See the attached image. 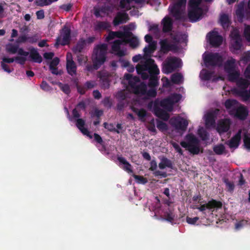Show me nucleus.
Listing matches in <instances>:
<instances>
[{
	"label": "nucleus",
	"mask_w": 250,
	"mask_h": 250,
	"mask_svg": "<svg viewBox=\"0 0 250 250\" xmlns=\"http://www.w3.org/2000/svg\"><path fill=\"white\" fill-rule=\"evenodd\" d=\"M107 46L103 43L98 45L94 49L92 60L93 65L87 64L86 66L87 71L90 72L93 70L98 69L106 61Z\"/></svg>",
	"instance_id": "1"
},
{
	"label": "nucleus",
	"mask_w": 250,
	"mask_h": 250,
	"mask_svg": "<svg viewBox=\"0 0 250 250\" xmlns=\"http://www.w3.org/2000/svg\"><path fill=\"white\" fill-rule=\"evenodd\" d=\"M136 71L139 75H140L143 80L148 79L150 76L154 73L159 74V69L157 65L155 63V61L152 59L149 58L145 61H141L136 67Z\"/></svg>",
	"instance_id": "2"
},
{
	"label": "nucleus",
	"mask_w": 250,
	"mask_h": 250,
	"mask_svg": "<svg viewBox=\"0 0 250 250\" xmlns=\"http://www.w3.org/2000/svg\"><path fill=\"white\" fill-rule=\"evenodd\" d=\"M124 77L128 81V85L133 93L141 96L145 95L147 85L143 82L140 83V79L138 77H133L132 75L126 73Z\"/></svg>",
	"instance_id": "3"
},
{
	"label": "nucleus",
	"mask_w": 250,
	"mask_h": 250,
	"mask_svg": "<svg viewBox=\"0 0 250 250\" xmlns=\"http://www.w3.org/2000/svg\"><path fill=\"white\" fill-rule=\"evenodd\" d=\"M186 141H182L181 146L188 149L191 154H198L200 152V141L192 133H188L185 136Z\"/></svg>",
	"instance_id": "4"
},
{
	"label": "nucleus",
	"mask_w": 250,
	"mask_h": 250,
	"mask_svg": "<svg viewBox=\"0 0 250 250\" xmlns=\"http://www.w3.org/2000/svg\"><path fill=\"white\" fill-rule=\"evenodd\" d=\"M181 66V60L176 57H167L162 64V71L166 74H170Z\"/></svg>",
	"instance_id": "5"
},
{
	"label": "nucleus",
	"mask_w": 250,
	"mask_h": 250,
	"mask_svg": "<svg viewBox=\"0 0 250 250\" xmlns=\"http://www.w3.org/2000/svg\"><path fill=\"white\" fill-rule=\"evenodd\" d=\"M204 62L207 67L222 65L223 62L222 56L218 53H204L203 55Z\"/></svg>",
	"instance_id": "6"
},
{
	"label": "nucleus",
	"mask_w": 250,
	"mask_h": 250,
	"mask_svg": "<svg viewBox=\"0 0 250 250\" xmlns=\"http://www.w3.org/2000/svg\"><path fill=\"white\" fill-rule=\"evenodd\" d=\"M187 0H176L173 6L169 8L173 17L177 20L182 18L183 9L185 8Z\"/></svg>",
	"instance_id": "7"
},
{
	"label": "nucleus",
	"mask_w": 250,
	"mask_h": 250,
	"mask_svg": "<svg viewBox=\"0 0 250 250\" xmlns=\"http://www.w3.org/2000/svg\"><path fill=\"white\" fill-rule=\"evenodd\" d=\"M61 36L56 39L55 45H65L69 44L71 40L70 29L66 26H64L61 32Z\"/></svg>",
	"instance_id": "8"
},
{
	"label": "nucleus",
	"mask_w": 250,
	"mask_h": 250,
	"mask_svg": "<svg viewBox=\"0 0 250 250\" xmlns=\"http://www.w3.org/2000/svg\"><path fill=\"white\" fill-rule=\"evenodd\" d=\"M209 43L213 47H219L223 42V37L217 31H211L207 35Z\"/></svg>",
	"instance_id": "9"
},
{
	"label": "nucleus",
	"mask_w": 250,
	"mask_h": 250,
	"mask_svg": "<svg viewBox=\"0 0 250 250\" xmlns=\"http://www.w3.org/2000/svg\"><path fill=\"white\" fill-rule=\"evenodd\" d=\"M222 207V203L219 201L212 199L208 201L207 204L201 205L200 207H197L196 208L199 209L200 211L203 212L206 209L211 210L212 209L221 208Z\"/></svg>",
	"instance_id": "10"
},
{
	"label": "nucleus",
	"mask_w": 250,
	"mask_h": 250,
	"mask_svg": "<svg viewBox=\"0 0 250 250\" xmlns=\"http://www.w3.org/2000/svg\"><path fill=\"white\" fill-rule=\"evenodd\" d=\"M202 14V8H188V16L190 22L198 21L201 19Z\"/></svg>",
	"instance_id": "11"
},
{
	"label": "nucleus",
	"mask_w": 250,
	"mask_h": 250,
	"mask_svg": "<svg viewBox=\"0 0 250 250\" xmlns=\"http://www.w3.org/2000/svg\"><path fill=\"white\" fill-rule=\"evenodd\" d=\"M66 70L67 73L73 76L76 74L77 72V66L73 60L72 54L70 53H67L66 55Z\"/></svg>",
	"instance_id": "12"
},
{
	"label": "nucleus",
	"mask_w": 250,
	"mask_h": 250,
	"mask_svg": "<svg viewBox=\"0 0 250 250\" xmlns=\"http://www.w3.org/2000/svg\"><path fill=\"white\" fill-rule=\"evenodd\" d=\"M230 114H234L236 118L243 120L248 116V111L245 106L241 105L235 109L231 110Z\"/></svg>",
	"instance_id": "13"
},
{
	"label": "nucleus",
	"mask_w": 250,
	"mask_h": 250,
	"mask_svg": "<svg viewBox=\"0 0 250 250\" xmlns=\"http://www.w3.org/2000/svg\"><path fill=\"white\" fill-rule=\"evenodd\" d=\"M231 47L235 51L241 49L242 46V41L240 34L235 32L231 33Z\"/></svg>",
	"instance_id": "14"
},
{
	"label": "nucleus",
	"mask_w": 250,
	"mask_h": 250,
	"mask_svg": "<svg viewBox=\"0 0 250 250\" xmlns=\"http://www.w3.org/2000/svg\"><path fill=\"white\" fill-rule=\"evenodd\" d=\"M159 43L161 51L164 54L167 53L169 51L177 49V46L175 44L169 43L167 39L161 40Z\"/></svg>",
	"instance_id": "15"
},
{
	"label": "nucleus",
	"mask_w": 250,
	"mask_h": 250,
	"mask_svg": "<svg viewBox=\"0 0 250 250\" xmlns=\"http://www.w3.org/2000/svg\"><path fill=\"white\" fill-rule=\"evenodd\" d=\"M173 21L171 18L168 16L165 17L161 21L162 25V31L163 33H169L173 29Z\"/></svg>",
	"instance_id": "16"
},
{
	"label": "nucleus",
	"mask_w": 250,
	"mask_h": 250,
	"mask_svg": "<svg viewBox=\"0 0 250 250\" xmlns=\"http://www.w3.org/2000/svg\"><path fill=\"white\" fill-rule=\"evenodd\" d=\"M172 125L177 130L183 131L186 130L188 123V121L184 118L181 119H175L173 121L171 120Z\"/></svg>",
	"instance_id": "17"
},
{
	"label": "nucleus",
	"mask_w": 250,
	"mask_h": 250,
	"mask_svg": "<svg viewBox=\"0 0 250 250\" xmlns=\"http://www.w3.org/2000/svg\"><path fill=\"white\" fill-rule=\"evenodd\" d=\"M241 139V130H239L226 143L230 148H236L238 147Z\"/></svg>",
	"instance_id": "18"
},
{
	"label": "nucleus",
	"mask_w": 250,
	"mask_h": 250,
	"mask_svg": "<svg viewBox=\"0 0 250 250\" xmlns=\"http://www.w3.org/2000/svg\"><path fill=\"white\" fill-rule=\"evenodd\" d=\"M153 110L155 115L160 119L165 121L169 119V115L168 113L166 110L161 108L157 104H154Z\"/></svg>",
	"instance_id": "19"
},
{
	"label": "nucleus",
	"mask_w": 250,
	"mask_h": 250,
	"mask_svg": "<svg viewBox=\"0 0 250 250\" xmlns=\"http://www.w3.org/2000/svg\"><path fill=\"white\" fill-rule=\"evenodd\" d=\"M129 20V17L126 13L118 12L115 17L113 23L114 26H117L121 23H125Z\"/></svg>",
	"instance_id": "20"
},
{
	"label": "nucleus",
	"mask_w": 250,
	"mask_h": 250,
	"mask_svg": "<svg viewBox=\"0 0 250 250\" xmlns=\"http://www.w3.org/2000/svg\"><path fill=\"white\" fill-rule=\"evenodd\" d=\"M85 122L83 119L79 118L76 120V125L81 132L85 135L89 137L90 138H92V136L90 135L89 131L87 128L84 127Z\"/></svg>",
	"instance_id": "21"
},
{
	"label": "nucleus",
	"mask_w": 250,
	"mask_h": 250,
	"mask_svg": "<svg viewBox=\"0 0 250 250\" xmlns=\"http://www.w3.org/2000/svg\"><path fill=\"white\" fill-rule=\"evenodd\" d=\"M230 127V121L229 119H225L220 121L217 126V130L219 133L227 132Z\"/></svg>",
	"instance_id": "22"
},
{
	"label": "nucleus",
	"mask_w": 250,
	"mask_h": 250,
	"mask_svg": "<svg viewBox=\"0 0 250 250\" xmlns=\"http://www.w3.org/2000/svg\"><path fill=\"white\" fill-rule=\"evenodd\" d=\"M174 101L170 97L165 98L161 101L160 105L168 111H171Z\"/></svg>",
	"instance_id": "23"
},
{
	"label": "nucleus",
	"mask_w": 250,
	"mask_h": 250,
	"mask_svg": "<svg viewBox=\"0 0 250 250\" xmlns=\"http://www.w3.org/2000/svg\"><path fill=\"white\" fill-rule=\"evenodd\" d=\"M29 57L35 62L41 63L42 61L41 56L34 48H32L30 49Z\"/></svg>",
	"instance_id": "24"
},
{
	"label": "nucleus",
	"mask_w": 250,
	"mask_h": 250,
	"mask_svg": "<svg viewBox=\"0 0 250 250\" xmlns=\"http://www.w3.org/2000/svg\"><path fill=\"white\" fill-rule=\"evenodd\" d=\"M159 167L161 169H165L166 167L172 168L173 164L172 161L168 158L163 157L161 159V162L159 164Z\"/></svg>",
	"instance_id": "25"
},
{
	"label": "nucleus",
	"mask_w": 250,
	"mask_h": 250,
	"mask_svg": "<svg viewBox=\"0 0 250 250\" xmlns=\"http://www.w3.org/2000/svg\"><path fill=\"white\" fill-rule=\"evenodd\" d=\"M235 60L232 58L226 61L224 64V69L226 72H230L235 70Z\"/></svg>",
	"instance_id": "26"
},
{
	"label": "nucleus",
	"mask_w": 250,
	"mask_h": 250,
	"mask_svg": "<svg viewBox=\"0 0 250 250\" xmlns=\"http://www.w3.org/2000/svg\"><path fill=\"white\" fill-rule=\"evenodd\" d=\"M220 21L224 29H228L231 24L230 20L226 14H223L220 16Z\"/></svg>",
	"instance_id": "27"
},
{
	"label": "nucleus",
	"mask_w": 250,
	"mask_h": 250,
	"mask_svg": "<svg viewBox=\"0 0 250 250\" xmlns=\"http://www.w3.org/2000/svg\"><path fill=\"white\" fill-rule=\"evenodd\" d=\"M117 160L120 163L125 165L123 167L124 170L127 171L128 173L133 172L131 165L126 161V160L124 157L119 156L117 158Z\"/></svg>",
	"instance_id": "28"
},
{
	"label": "nucleus",
	"mask_w": 250,
	"mask_h": 250,
	"mask_svg": "<svg viewBox=\"0 0 250 250\" xmlns=\"http://www.w3.org/2000/svg\"><path fill=\"white\" fill-rule=\"evenodd\" d=\"M205 124L207 126H211L215 125V116L213 113L209 112L206 115Z\"/></svg>",
	"instance_id": "29"
},
{
	"label": "nucleus",
	"mask_w": 250,
	"mask_h": 250,
	"mask_svg": "<svg viewBox=\"0 0 250 250\" xmlns=\"http://www.w3.org/2000/svg\"><path fill=\"white\" fill-rule=\"evenodd\" d=\"M245 2L244 1H241L237 5L236 10V14L238 18L243 19L244 18V7Z\"/></svg>",
	"instance_id": "30"
},
{
	"label": "nucleus",
	"mask_w": 250,
	"mask_h": 250,
	"mask_svg": "<svg viewBox=\"0 0 250 250\" xmlns=\"http://www.w3.org/2000/svg\"><path fill=\"white\" fill-rule=\"evenodd\" d=\"M158 74L153 73L151 74L148 80V86L150 88H155L158 85Z\"/></svg>",
	"instance_id": "31"
},
{
	"label": "nucleus",
	"mask_w": 250,
	"mask_h": 250,
	"mask_svg": "<svg viewBox=\"0 0 250 250\" xmlns=\"http://www.w3.org/2000/svg\"><path fill=\"white\" fill-rule=\"evenodd\" d=\"M236 83L238 87L241 90L246 89L250 84V83L248 80L243 78H239Z\"/></svg>",
	"instance_id": "32"
},
{
	"label": "nucleus",
	"mask_w": 250,
	"mask_h": 250,
	"mask_svg": "<svg viewBox=\"0 0 250 250\" xmlns=\"http://www.w3.org/2000/svg\"><path fill=\"white\" fill-rule=\"evenodd\" d=\"M238 104V102L234 99H227L225 102V106L227 109H235L236 105Z\"/></svg>",
	"instance_id": "33"
},
{
	"label": "nucleus",
	"mask_w": 250,
	"mask_h": 250,
	"mask_svg": "<svg viewBox=\"0 0 250 250\" xmlns=\"http://www.w3.org/2000/svg\"><path fill=\"white\" fill-rule=\"evenodd\" d=\"M228 74V79L230 82H234L239 80L240 73L235 70L230 72H227Z\"/></svg>",
	"instance_id": "34"
},
{
	"label": "nucleus",
	"mask_w": 250,
	"mask_h": 250,
	"mask_svg": "<svg viewBox=\"0 0 250 250\" xmlns=\"http://www.w3.org/2000/svg\"><path fill=\"white\" fill-rule=\"evenodd\" d=\"M132 110L138 115L140 120H144L146 115V111L143 108L139 109L137 108L133 107L132 108Z\"/></svg>",
	"instance_id": "35"
},
{
	"label": "nucleus",
	"mask_w": 250,
	"mask_h": 250,
	"mask_svg": "<svg viewBox=\"0 0 250 250\" xmlns=\"http://www.w3.org/2000/svg\"><path fill=\"white\" fill-rule=\"evenodd\" d=\"M183 78L181 73H176L171 75V81L174 84H179L181 82Z\"/></svg>",
	"instance_id": "36"
},
{
	"label": "nucleus",
	"mask_w": 250,
	"mask_h": 250,
	"mask_svg": "<svg viewBox=\"0 0 250 250\" xmlns=\"http://www.w3.org/2000/svg\"><path fill=\"white\" fill-rule=\"evenodd\" d=\"M148 30L153 33L156 37H159L160 34V30L159 28V25L157 24H153L149 26Z\"/></svg>",
	"instance_id": "37"
},
{
	"label": "nucleus",
	"mask_w": 250,
	"mask_h": 250,
	"mask_svg": "<svg viewBox=\"0 0 250 250\" xmlns=\"http://www.w3.org/2000/svg\"><path fill=\"white\" fill-rule=\"evenodd\" d=\"M126 42L129 43L130 46L133 48H135L139 45V41L136 37H131L129 38H126Z\"/></svg>",
	"instance_id": "38"
},
{
	"label": "nucleus",
	"mask_w": 250,
	"mask_h": 250,
	"mask_svg": "<svg viewBox=\"0 0 250 250\" xmlns=\"http://www.w3.org/2000/svg\"><path fill=\"white\" fill-rule=\"evenodd\" d=\"M115 33H117L115 34L116 35V37L119 38H124L125 39L126 38H129L133 36L132 32L129 31H125V32H122L121 31H116Z\"/></svg>",
	"instance_id": "39"
},
{
	"label": "nucleus",
	"mask_w": 250,
	"mask_h": 250,
	"mask_svg": "<svg viewBox=\"0 0 250 250\" xmlns=\"http://www.w3.org/2000/svg\"><path fill=\"white\" fill-rule=\"evenodd\" d=\"M156 48V43H151V44H148L147 46H146L144 48L143 50L145 54L147 55L155 50Z\"/></svg>",
	"instance_id": "40"
},
{
	"label": "nucleus",
	"mask_w": 250,
	"mask_h": 250,
	"mask_svg": "<svg viewBox=\"0 0 250 250\" xmlns=\"http://www.w3.org/2000/svg\"><path fill=\"white\" fill-rule=\"evenodd\" d=\"M18 45L9 43L6 46V50L9 53L14 54L17 52Z\"/></svg>",
	"instance_id": "41"
},
{
	"label": "nucleus",
	"mask_w": 250,
	"mask_h": 250,
	"mask_svg": "<svg viewBox=\"0 0 250 250\" xmlns=\"http://www.w3.org/2000/svg\"><path fill=\"white\" fill-rule=\"evenodd\" d=\"M104 127L107 129L108 131L110 132H116L118 134H119L120 133V131L116 129L114 126V125L112 123L108 124L106 122H105L103 124Z\"/></svg>",
	"instance_id": "42"
},
{
	"label": "nucleus",
	"mask_w": 250,
	"mask_h": 250,
	"mask_svg": "<svg viewBox=\"0 0 250 250\" xmlns=\"http://www.w3.org/2000/svg\"><path fill=\"white\" fill-rule=\"evenodd\" d=\"M110 27V24L106 21H98L96 25V29L105 30Z\"/></svg>",
	"instance_id": "43"
},
{
	"label": "nucleus",
	"mask_w": 250,
	"mask_h": 250,
	"mask_svg": "<svg viewBox=\"0 0 250 250\" xmlns=\"http://www.w3.org/2000/svg\"><path fill=\"white\" fill-rule=\"evenodd\" d=\"M85 44V41L79 42L73 49L74 52L76 53H81L82 52Z\"/></svg>",
	"instance_id": "44"
},
{
	"label": "nucleus",
	"mask_w": 250,
	"mask_h": 250,
	"mask_svg": "<svg viewBox=\"0 0 250 250\" xmlns=\"http://www.w3.org/2000/svg\"><path fill=\"white\" fill-rule=\"evenodd\" d=\"M201 1L202 0H189L188 8H201L200 7Z\"/></svg>",
	"instance_id": "45"
},
{
	"label": "nucleus",
	"mask_w": 250,
	"mask_h": 250,
	"mask_svg": "<svg viewBox=\"0 0 250 250\" xmlns=\"http://www.w3.org/2000/svg\"><path fill=\"white\" fill-rule=\"evenodd\" d=\"M58 85L61 90L63 91L65 94L68 95L70 93V88L68 84H63L60 82L58 83Z\"/></svg>",
	"instance_id": "46"
},
{
	"label": "nucleus",
	"mask_w": 250,
	"mask_h": 250,
	"mask_svg": "<svg viewBox=\"0 0 250 250\" xmlns=\"http://www.w3.org/2000/svg\"><path fill=\"white\" fill-rule=\"evenodd\" d=\"M157 122V127L160 131H166L168 129V126L167 124L163 121L158 120L156 121Z\"/></svg>",
	"instance_id": "47"
},
{
	"label": "nucleus",
	"mask_w": 250,
	"mask_h": 250,
	"mask_svg": "<svg viewBox=\"0 0 250 250\" xmlns=\"http://www.w3.org/2000/svg\"><path fill=\"white\" fill-rule=\"evenodd\" d=\"M201 78L204 81H208L211 79L213 72H210L207 70H205L204 72H202L201 73Z\"/></svg>",
	"instance_id": "48"
},
{
	"label": "nucleus",
	"mask_w": 250,
	"mask_h": 250,
	"mask_svg": "<svg viewBox=\"0 0 250 250\" xmlns=\"http://www.w3.org/2000/svg\"><path fill=\"white\" fill-rule=\"evenodd\" d=\"M225 150V147L222 144L216 146L213 148V151L217 155H221Z\"/></svg>",
	"instance_id": "49"
},
{
	"label": "nucleus",
	"mask_w": 250,
	"mask_h": 250,
	"mask_svg": "<svg viewBox=\"0 0 250 250\" xmlns=\"http://www.w3.org/2000/svg\"><path fill=\"white\" fill-rule=\"evenodd\" d=\"M239 94L245 101H248L250 98V93L246 89L240 90L239 91Z\"/></svg>",
	"instance_id": "50"
},
{
	"label": "nucleus",
	"mask_w": 250,
	"mask_h": 250,
	"mask_svg": "<svg viewBox=\"0 0 250 250\" xmlns=\"http://www.w3.org/2000/svg\"><path fill=\"white\" fill-rule=\"evenodd\" d=\"M248 221L246 220H241L235 224V229L236 230H239L243 228L244 226L248 224Z\"/></svg>",
	"instance_id": "51"
},
{
	"label": "nucleus",
	"mask_w": 250,
	"mask_h": 250,
	"mask_svg": "<svg viewBox=\"0 0 250 250\" xmlns=\"http://www.w3.org/2000/svg\"><path fill=\"white\" fill-rule=\"evenodd\" d=\"M156 95L157 91L155 88H150L148 90L146 89V92L145 95L147 98H154Z\"/></svg>",
	"instance_id": "52"
},
{
	"label": "nucleus",
	"mask_w": 250,
	"mask_h": 250,
	"mask_svg": "<svg viewBox=\"0 0 250 250\" xmlns=\"http://www.w3.org/2000/svg\"><path fill=\"white\" fill-rule=\"evenodd\" d=\"M133 177L138 184H145L147 182V179L142 176L134 174Z\"/></svg>",
	"instance_id": "53"
},
{
	"label": "nucleus",
	"mask_w": 250,
	"mask_h": 250,
	"mask_svg": "<svg viewBox=\"0 0 250 250\" xmlns=\"http://www.w3.org/2000/svg\"><path fill=\"white\" fill-rule=\"evenodd\" d=\"M123 41L120 40H115L112 45V50L113 51H117L120 49V46L122 44Z\"/></svg>",
	"instance_id": "54"
},
{
	"label": "nucleus",
	"mask_w": 250,
	"mask_h": 250,
	"mask_svg": "<svg viewBox=\"0 0 250 250\" xmlns=\"http://www.w3.org/2000/svg\"><path fill=\"white\" fill-rule=\"evenodd\" d=\"M35 3L38 6L43 7L51 4L49 0H35Z\"/></svg>",
	"instance_id": "55"
},
{
	"label": "nucleus",
	"mask_w": 250,
	"mask_h": 250,
	"mask_svg": "<svg viewBox=\"0 0 250 250\" xmlns=\"http://www.w3.org/2000/svg\"><path fill=\"white\" fill-rule=\"evenodd\" d=\"M198 134L201 139L203 141H206L208 140L209 135L208 133L204 129H199L198 130Z\"/></svg>",
	"instance_id": "56"
},
{
	"label": "nucleus",
	"mask_w": 250,
	"mask_h": 250,
	"mask_svg": "<svg viewBox=\"0 0 250 250\" xmlns=\"http://www.w3.org/2000/svg\"><path fill=\"white\" fill-rule=\"evenodd\" d=\"M224 183H225L227 186L228 190L230 192H233L234 189V185L233 183L229 181V180L227 179H225L224 180Z\"/></svg>",
	"instance_id": "57"
},
{
	"label": "nucleus",
	"mask_w": 250,
	"mask_h": 250,
	"mask_svg": "<svg viewBox=\"0 0 250 250\" xmlns=\"http://www.w3.org/2000/svg\"><path fill=\"white\" fill-rule=\"evenodd\" d=\"M244 146L247 149H250V136L247 134H245L243 138Z\"/></svg>",
	"instance_id": "58"
},
{
	"label": "nucleus",
	"mask_w": 250,
	"mask_h": 250,
	"mask_svg": "<svg viewBox=\"0 0 250 250\" xmlns=\"http://www.w3.org/2000/svg\"><path fill=\"white\" fill-rule=\"evenodd\" d=\"M102 104L105 107L107 108H110L112 106V102L110 99V97H105L102 102Z\"/></svg>",
	"instance_id": "59"
},
{
	"label": "nucleus",
	"mask_w": 250,
	"mask_h": 250,
	"mask_svg": "<svg viewBox=\"0 0 250 250\" xmlns=\"http://www.w3.org/2000/svg\"><path fill=\"white\" fill-rule=\"evenodd\" d=\"M147 128L150 131L155 133H156V129L155 128V125L154 123V121L153 119L151 120L148 124L147 125Z\"/></svg>",
	"instance_id": "60"
},
{
	"label": "nucleus",
	"mask_w": 250,
	"mask_h": 250,
	"mask_svg": "<svg viewBox=\"0 0 250 250\" xmlns=\"http://www.w3.org/2000/svg\"><path fill=\"white\" fill-rule=\"evenodd\" d=\"M244 35L247 41L250 42V25H247L245 28Z\"/></svg>",
	"instance_id": "61"
},
{
	"label": "nucleus",
	"mask_w": 250,
	"mask_h": 250,
	"mask_svg": "<svg viewBox=\"0 0 250 250\" xmlns=\"http://www.w3.org/2000/svg\"><path fill=\"white\" fill-rule=\"evenodd\" d=\"M165 217L167 221L172 223L174 220V215L171 212H167L165 213Z\"/></svg>",
	"instance_id": "62"
},
{
	"label": "nucleus",
	"mask_w": 250,
	"mask_h": 250,
	"mask_svg": "<svg viewBox=\"0 0 250 250\" xmlns=\"http://www.w3.org/2000/svg\"><path fill=\"white\" fill-rule=\"evenodd\" d=\"M240 60L243 62V63L246 64L248 62H250V54L249 53H245Z\"/></svg>",
	"instance_id": "63"
},
{
	"label": "nucleus",
	"mask_w": 250,
	"mask_h": 250,
	"mask_svg": "<svg viewBox=\"0 0 250 250\" xmlns=\"http://www.w3.org/2000/svg\"><path fill=\"white\" fill-rule=\"evenodd\" d=\"M96 82L93 81H87L85 84L84 86L86 90L94 88L96 85Z\"/></svg>",
	"instance_id": "64"
}]
</instances>
